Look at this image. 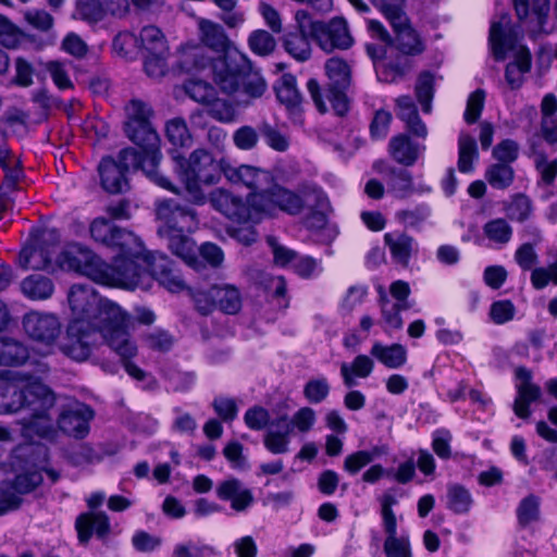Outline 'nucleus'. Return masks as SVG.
I'll return each mask as SVG.
<instances>
[{
    "label": "nucleus",
    "mask_w": 557,
    "mask_h": 557,
    "mask_svg": "<svg viewBox=\"0 0 557 557\" xmlns=\"http://www.w3.org/2000/svg\"><path fill=\"white\" fill-rule=\"evenodd\" d=\"M89 231L96 242L119 248L120 253L113 258L112 263H107L90 249L72 245L59 257L62 268L85 275L98 284L129 290L148 288L151 278L172 293L185 288L170 258L164 253L145 251L141 240L134 233L116 227L104 218H96Z\"/></svg>",
    "instance_id": "nucleus-1"
},
{
    "label": "nucleus",
    "mask_w": 557,
    "mask_h": 557,
    "mask_svg": "<svg viewBox=\"0 0 557 557\" xmlns=\"http://www.w3.org/2000/svg\"><path fill=\"white\" fill-rule=\"evenodd\" d=\"M67 300L72 317L62 351L83 361L102 339L121 358L129 376L145 380V371L131 361L137 355V345L129 334L131 314L119 304L100 297L89 285H73Z\"/></svg>",
    "instance_id": "nucleus-2"
},
{
    "label": "nucleus",
    "mask_w": 557,
    "mask_h": 557,
    "mask_svg": "<svg viewBox=\"0 0 557 557\" xmlns=\"http://www.w3.org/2000/svg\"><path fill=\"white\" fill-rule=\"evenodd\" d=\"M55 404L52 391L37 377L22 372L0 383V414L21 409L29 411L22 423V435L29 441L52 440L55 436L53 420L49 411Z\"/></svg>",
    "instance_id": "nucleus-3"
},
{
    "label": "nucleus",
    "mask_w": 557,
    "mask_h": 557,
    "mask_svg": "<svg viewBox=\"0 0 557 557\" xmlns=\"http://www.w3.org/2000/svg\"><path fill=\"white\" fill-rule=\"evenodd\" d=\"M125 132L139 149L125 148L121 150V163L126 168H140L144 174L156 185L177 194V189L172 182L158 171L161 159L159 149L160 138L151 122L147 121L137 125L126 126Z\"/></svg>",
    "instance_id": "nucleus-4"
},
{
    "label": "nucleus",
    "mask_w": 557,
    "mask_h": 557,
    "mask_svg": "<svg viewBox=\"0 0 557 557\" xmlns=\"http://www.w3.org/2000/svg\"><path fill=\"white\" fill-rule=\"evenodd\" d=\"M175 172L184 185L188 200L194 205H203L207 201L203 185H215L224 175L227 160H216L205 149H196L187 159L174 154Z\"/></svg>",
    "instance_id": "nucleus-5"
},
{
    "label": "nucleus",
    "mask_w": 557,
    "mask_h": 557,
    "mask_svg": "<svg viewBox=\"0 0 557 557\" xmlns=\"http://www.w3.org/2000/svg\"><path fill=\"white\" fill-rule=\"evenodd\" d=\"M213 79L227 94L243 92L249 99L260 98L267 83L259 72L252 70L246 55L234 51L213 63Z\"/></svg>",
    "instance_id": "nucleus-6"
},
{
    "label": "nucleus",
    "mask_w": 557,
    "mask_h": 557,
    "mask_svg": "<svg viewBox=\"0 0 557 557\" xmlns=\"http://www.w3.org/2000/svg\"><path fill=\"white\" fill-rule=\"evenodd\" d=\"M324 69L330 79L327 89L322 91L318 81L310 78L307 82L308 91L319 112L325 113L332 109L336 115L343 116L349 110V101L345 90L350 85L351 69L341 58L329 59Z\"/></svg>",
    "instance_id": "nucleus-7"
},
{
    "label": "nucleus",
    "mask_w": 557,
    "mask_h": 557,
    "mask_svg": "<svg viewBox=\"0 0 557 557\" xmlns=\"http://www.w3.org/2000/svg\"><path fill=\"white\" fill-rule=\"evenodd\" d=\"M198 33L201 45H186L182 47L178 59V66L184 72L203 70L218 60H212L205 53V47L214 52L225 54L231 46V41L224 32V28L210 20L198 18Z\"/></svg>",
    "instance_id": "nucleus-8"
},
{
    "label": "nucleus",
    "mask_w": 557,
    "mask_h": 557,
    "mask_svg": "<svg viewBox=\"0 0 557 557\" xmlns=\"http://www.w3.org/2000/svg\"><path fill=\"white\" fill-rule=\"evenodd\" d=\"M377 302L381 311V325L386 334L399 331L404 326L400 315L403 311L410 309V286L403 280L394 281L387 293L383 286L376 288Z\"/></svg>",
    "instance_id": "nucleus-9"
},
{
    "label": "nucleus",
    "mask_w": 557,
    "mask_h": 557,
    "mask_svg": "<svg viewBox=\"0 0 557 557\" xmlns=\"http://www.w3.org/2000/svg\"><path fill=\"white\" fill-rule=\"evenodd\" d=\"M156 215L159 221L158 234L163 238L181 233H194L199 226L197 212L173 199L160 201Z\"/></svg>",
    "instance_id": "nucleus-10"
},
{
    "label": "nucleus",
    "mask_w": 557,
    "mask_h": 557,
    "mask_svg": "<svg viewBox=\"0 0 557 557\" xmlns=\"http://www.w3.org/2000/svg\"><path fill=\"white\" fill-rule=\"evenodd\" d=\"M251 203L260 214L273 215L276 210L298 214L304 201L296 193L276 184L274 181L264 193H251Z\"/></svg>",
    "instance_id": "nucleus-11"
},
{
    "label": "nucleus",
    "mask_w": 557,
    "mask_h": 557,
    "mask_svg": "<svg viewBox=\"0 0 557 557\" xmlns=\"http://www.w3.org/2000/svg\"><path fill=\"white\" fill-rule=\"evenodd\" d=\"M209 202L213 209L237 223L257 222L260 218L259 211L251 203V193L247 201H244L224 188H216L210 193Z\"/></svg>",
    "instance_id": "nucleus-12"
},
{
    "label": "nucleus",
    "mask_w": 557,
    "mask_h": 557,
    "mask_svg": "<svg viewBox=\"0 0 557 557\" xmlns=\"http://www.w3.org/2000/svg\"><path fill=\"white\" fill-rule=\"evenodd\" d=\"M311 39L325 52L335 49L345 50L352 46L354 39L343 17H334L330 22L313 21Z\"/></svg>",
    "instance_id": "nucleus-13"
},
{
    "label": "nucleus",
    "mask_w": 557,
    "mask_h": 557,
    "mask_svg": "<svg viewBox=\"0 0 557 557\" xmlns=\"http://www.w3.org/2000/svg\"><path fill=\"white\" fill-rule=\"evenodd\" d=\"M60 242V234L54 228H45L40 237L30 245H27L20 252V263L24 269L44 270L47 269Z\"/></svg>",
    "instance_id": "nucleus-14"
},
{
    "label": "nucleus",
    "mask_w": 557,
    "mask_h": 557,
    "mask_svg": "<svg viewBox=\"0 0 557 557\" xmlns=\"http://www.w3.org/2000/svg\"><path fill=\"white\" fill-rule=\"evenodd\" d=\"M224 176L231 184L243 185L251 193L267 191L274 178L270 171L248 164L234 166L228 161Z\"/></svg>",
    "instance_id": "nucleus-15"
},
{
    "label": "nucleus",
    "mask_w": 557,
    "mask_h": 557,
    "mask_svg": "<svg viewBox=\"0 0 557 557\" xmlns=\"http://www.w3.org/2000/svg\"><path fill=\"white\" fill-rule=\"evenodd\" d=\"M295 30L288 32L284 37L285 50L297 61H307L311 57V24L313 21L309 18L304 11L296 13Z\"/></svg>",
    "instance_id": "nucleus-16"
},
{
    "label": "nucleus",
    "mask_w": 557,
    "mask_h": 557,
    "mask_svg": "<svg viewBox=\"0 0 557 557\" xmlns=\"http://www.w3.org/2000/svg\"><path fill=\"white\" fill-rule=\"evenodd\" d=\"M23 326L34 341L50 345L61 333V323L55 314L32 311L24 315Z\"/></svg>",
    "instance_id": "nucleus-17"
},
{
    "label": "nucleus",
    "mask_w": 557,
    "mask_h": 557,
    "mask_svg": "<svg viewBox=\"0 0 557 557\" xmlns=\"http://www.w3.org/2000/svg\"><path fill=\"white\" fill-rule=\"evenodd\" d=\"M94 410L86 404L76 403L62 410L58 418L59 429L74 438H84L89 433Z\"/></svg>",
    "instance_id": "nucleus-18"
},
{
    "label": "nucleus",
    "mask_w": 557,
    "mask_h": 557,
    "mask_svg": "<svg viewBox=\"0 0 557 557\" xmlns=\"http://www.w3.org/2000/svg\"><path fill=\"white\" fill-rule=\"evenodd\" d=\"M488 40L496 60H504L508 51L517 48L518 32L510 25L508 14H503L499 21L492 22Z\"/></svg>",
    "instance_id": "nucleus-19"
},
{
    "label": "nucleus",
    "mask_w": 557,
    "mask_h": 557,
    "mask_svg": "<svg viewBox=\"0 0 557 557\" xmlns=\"http://www.w3.org/2000/svg\"><path fill=\"white\" fill-rule=\"evenodd\" d=\"M216 496L221 500L231 502V507L235 511H245L253 503L252 492L245 487L240 480L228 478L219 483L215 490Z\"/></svg>",
    "instance_id": "nucleus-20"
},
{
    "label": "nucleus",
    "mask_w": 557,
    "mask_h": 557,
    "mask_svg": "<svg viewBox=\"0 0 557 557\" xmlns=\"http://www.w3.org/2000/svg\"><path fill=\"white\" fill-rule=\"evenodd\" d=\"M293 425L287 416H282L270 423L263 436V445L273 455L286 454L289 450Z\"/></svg>",
    "instance_id": "nucleus-21"
},
{
    "label": "nucleus",
    "mask_w": 557,
    "mask_h": 557,
    "mask_svg": "<svg viewBox=\"0 0 557 557\" xmlns=\"http://www.w3.org/2000/svg\"><path fill=\"white\" fill-rule=\"evenodd\" d=\"M393 261L407 268L412 256L417 255L419 246L417 240L404 232H391L384 235Z\"/></svg>",
    "instance_id": "nucleus-22"
},
{
    "label": "nucleus",
    "mask_w": 557,
    "mask_h": 557,
    "mask_svg": "<svg viewBox=\"0 0 557 557\" xmlns=\"http://www.w3.org/2000/svg\"><path fill=\"white\" fill-rule=\"evenodd\" d=\"M98 170L102 187L111 194H117L123 191L127 185L125 172L131 170L137 171L140 168H126L121 163V160L116 162L112 158H103L99 163Z\"/></svg>",
    "instance_id": "nucleus-23"
},
{
    "label": "nucleus",
    "mask_w": 557,
    "mask_h": 557,
    "mask_svg": "<svg viewBox=\"0 0 557 557\" xmlns=\"http://www.w3.org/2000/svg\"><path fill=\"white\" fill-rule=\"evenodd\" d=\"M425 147L413 140L407 135L399 134L391 138L388 151L391 157L399 164L411 166L423 153Z\"/></svg>",
    "instance_id": "nucleus-24"
},
{
    "label": "nucleus",
    "mask_w": 557,
    "mask_h": 557,
    "mask_svg": "<svg viewBox=\"0 0 557 557\" xmlns=\"http://www.w3.org/2000/svg\"><path fill=\"white\" fill-rule=\"evenodd\" d=\"M75 527L81 542H88L95 533L104 537L110 531L109 517L103 511L82 513L77 517Z\"/></svg>",
    "instance_id": "nucleus-25"
},
{
    "label": "nucleus",
    "mask_w": 557,
    "mask_h": 557,
    "mask_svg": "<svg viewBox=\"0 0 557 557\" xmlns=\"http://www.w3.org/2000/svg\"><path fill=\"white\" fill-rule=\"evenodd\" d=\"M380 172L384 175L389 193L398 199H406L414 193L411 173L406 169L385 165Z\"/></svg>",
    "instance_id": "nucleus-26"
},
{
    "label": "nucleus",
    "mask_w": 557,
    "mask_h": 557,
    "mask_svg": "<svg viewBox=\"0 0 557 557\" xmlns=\"http://www.w3.org/2000/svg\"><path fill=\"white\" fill-rule=\"evenodd\" d=\"M0 168L4 172V178L1 188L13 190L24 176L21 160L12 153L7 145L0 146Z\"/></svg>",
    "instance_id": "nucleus-27"
},
{
    "label": "nucleus",
    "mask_w": 557,
    "mask_h": 557,
    "mask_svg": "<svg viewBox=\"0 0 557 557\" xmlns=\"http://www.w3.org/2000/svg\"><path fill=\"white\" fill-rule=\"evenodd\" d=\"M396 106L397 116L406 123L408 131L418 137H426V126L421 121L412 99L409 96H401L396 99Z\"/></svg>",
    "instance_id": "nucleus-28"
},
{
    "label": "nucleus",
    "mask_w": 557,
    "mask_h": 557,
    "mask_svg": "<svg viewBox=\"0 0 557 557\" xmlns=\"http://www.w3.org/2000/svg\"><path fill=\"white\" fill-rule=\"evenodd\" d=\"M374 369V361L367 355H358L352 362L341 364V376L348 388L357 385L356 379H367Z\"/></svg>",
    "instance_id": "nucleus-29"
},
{
    "label": "nucleus",
    "mask_w": 557,
    "mask_h": 557,
    "mask_svg": "<svg viewBox=\"0 0 557 557\" xmlns=\"http://www.w3.org/2000/svg\"><path fill=\"white\" fill-rule=\"evenodd\" d=\"M388 21L395 36L407 27H411L409 18L403 9V0H374L371 2Z\"/></svg>",
    "instance_id": "nucleus-30"
},
{
    "label": "nucleus",
    "mask_w": 557,
    "mask_h": 557,
    "mask_svg": "<svg viewBox=\"0 0 557 557\" xmlns=\"http://www.w3.org/2000/svg\"><path fill=\"white\" fill-rule=\"evenodd\" d=\"M190 233H181L165 237L170 250L191 268H197L198 248L196 243L188 236Z\"/></svg>",
    "instance_id": "nucleus-31"
},
{
    "label": "nucleus",
    "mask_w": 557,
    "mask_h": 557,
    "mask_svg": "<svg viewBox=\"0 0 557 557\" xmlns=\"http://www.w3.org/2000/svg\"><path fill=\"white\" fill-rule=\"evenodd\" d=\"M371 355L388 369H398L407 361V350L400 344L385 346L375 342L371 347Z\"/></svg>",
    "instance_id": "nucleus-32"
},
{
    "label": "nucleus",
    "mask_w": 557,
    "mask_h": 557,
    "mask_svg": "<svg viewBox=\"0 0 557 557\" xmlns=\"http://www.w3.org/2000/svg\"><path fill=\"white\" fill-rule=\"evenodd\" d=\"M212 296L216 301V307L227 314H235L242 308V296L234 285H213Z\"/></svg>",
    "instance_id": "nucleus-33"
},
{
    "label": "nucleus",
    "mask_w": 557,
    "mask_h": 557,
    "mask_svg": "<svg viewBox=\"0 0 557 557\" xmlns=\"http://www.w3.org/2000/svg\"><path fill=\"white\" fill-rule=\"evenodd\" d=\"M21 288L27 298L45 300L52 296L54 285L51 278L41 274H33L23 280Z\"/></svg>",
    "instance_id": "nucleus-34"
},
{
    "label": "nucleus",
    "mask_w": 557,
    "mask_h": 557,
    "mask_svg": "<svg viewBox=\"0 0 557 557\" xmlns=\"http://www.w3.org/2000/svg\"><path fill=\"white\" fill-rule=\"evenodd\" d=\"M275 91L281 103H284L293 113H300L299 106L301 97L296 87V77L294 75H282L278 85L275 87Z\"/></svg>",
    "instance_id": "nucleus-35"
},
{
    "label": "nucleus",
    "mask_w": 557,
    "mask_h": 557,
    "mask_svg": "<svg viewBox=\"0 0 557 557\" xmlns=\"http://www.w3.org/2000/svg\"><path fill=\"white\" fill-rule=\"evenodd\" d=\"M479 159L475 139L468 133L461 132L458 138V170L461 173L473 171V162Z\"/></svg>",
    "instance_id": "nucleus-36"
},
{
    "label": "nucleus",
    "mask_w": 557,
    "mask_h": 557,
    "mask_svg": "<svg viewBox=\"0 0 557 557\" xmlns=\"http://www.w3.org/2000/svg\"><path fill=\"white\" fill-rule=\"evenodd\" d=\"M386 539L384 553L386 557H411V548L408 534L397 535V525L383 528Z\"/></svg>",
    "instance_id": "nucleus-37"
},
{
    "label": "nucleus",
    "mask_w": 557,
    "mask_h": 557,
    "mask_svg": "<svg viewBox=\"0 0 557 557\" xmlns=\"http://www.w3.org/2000/svg\"><path fill=\"white\" fill-rule=\"evenodd\" d=\"M515 170L507 163H492L485 170L484 177L488 185L497 190L509 188L515 181Z\"/></svg>",
    "instance_id": "nucleus-38"
},
{
    "label": "nucleus",
    "mask_w": 557,
    "mask_h": 557,
    "mask_svg": "<svg viewBox=\"0 0 557 557\" xmlns=\"http://www.w3.org/2000/svg\"><path fill=\"white\" fill-rule=\"evenodd\" d=\"M541 395V388L536 384H518L517 397L513 404L515 413L521 419L529 418L531 414L530 405L539 400Z\"/></svg>",
    "instance_id": "nucleus-39"
},
{
    "label": "nucleus",
    "mask_w": 557,
    "mask_h": 557,
    "mask_svg": "<svg viewBox=\"0 0 557 557\" xmlns=\"http://www.w3.org/2000/svg\"><path fill=\"white\" fill-rule=\"evenodd\" d=\"M140 52L166 53L169 51L165 37L160 28L149 25L141 28L139 36Z\"/></svg>",
    "instance_id": "nucleus-40"
},
{
    "label": "nucleus",
    "mask_w": 557,
    "mask_h": 557,
    "mask_svg": "<svg viewBox=\"0 0 557 557\" xmlns=\"http://www.w3.org/2000/svg\"><path fill=\"white\" fill-rule=\"evenodd\" d=\"M396 49L405 55L416 57L425 50V44L411 26L395 36Z\"/></svg>",
    "instance_id": "nucleus-41"
},
{
    "label": "nucleus",
    "mask_w": 557,
    "mask_h": 557,
    "mask_svg": "<svg viewBox=\"0 0 557 557\" xmlns=\"http://www.w3.org/2000/svg\"><path fill=\"white\" fill-rule=\"evenodd\" d=\"M483 234L494 247L502 248L510 242L512 227L505 219L498 218L484 224Z\"/></svg>",
    "instance_id": "nucleus-42"
},
{
    "label": "nucleus",
    "mask_w": 557,
    "mask_h": 557,
    "mask_svg": "<svg viewBox=\"0 0 557 557\" xmlns=\"http://www.w3.org/2000/svg\"><path fill=\"white\" fill-rule=\"evenodd\" d=\"M473 504L469 490L460 484H451L447 487V507L458 515L467 513Z\"/></svg>",
    "instance_id": "nucleus-43"
},
{
    "label": "nucleus",
    "mask_w": 557,
    "mask_h": 557,
    "mask_svg": "<svg viewBox=\"0 0 557 557\" xmlns=\"http://www.w3.org/2000/svg\"><path fill=\"white\" fill-rule=\"evenodd\" d=\"M531 67V58L529 52H521L515 62L507 64L505 78L511 89H518L523 84V74Z\"/></svg>",
    "instance_id": "nucleus-44"
},
{
    "label": "nucleus",
    "mask_w": 557,
    "mask_h": 557,
    "mask_svg": "<svg viewBox=\"0 0 557 557\" xmlns=\"http://www.w3.org/2000/svg\"><path fill=\"white\" fill-rule=\"evenodd\" d=\"M28 359L27 348L13 339L0 343V364L20 366Z\"/></svg>",
    "instance_id": "nucleus-45"
},
{
    "label": "nucleus",
    "mask_w": 557,
    "mask_h": 557,
    "mask_svg": "<svg viewBox=\"0 0 557 557\" xmlns=\"http://www.w3.org/2000/svg\"><path fill=\"white\" fill-rule=\"evenodd\" d=\"M113 50L122 58L134 60L140 53L138 36L131 32H121L113 39Z\"/></svg>",
    "instance_id": "nucleus-46"
},
{
    "label": "nucleus",
    "mask_w": 557,
    "mask_h": 557,
    "mask_svg": "<svg viewBox=\"0 0 557 557\" xmlns=\"http://www.w3.org/2000/svg\"><path fill=\"white\" fill-rule=\"evenodd\" d=\"M431 215V209L426 203H419L413 208L398 210L395 219L405 227L417 228Z\"/></svg>",
    "instance_id": "nucleus-47"
},
{
    "label": "nucleus",
    "mask_w": 557,
    "mask_h": 557,
    "mask_svg": "<svg viewBox=\"0 0 557 557\" xmlns=\"http://www.w3.org/2000/svg\"><path fill=\"white\" fill-rule=\"evenodd\" d=\"M165 136L175 147H188L191 144V136L183 119L170 120L165 126Z\"/></svg>",
    "instance_id": "nucleus-48"
},
{
    "label": "nucleus",
    "mask_w": 557,
    "mask_h": 557,
    "mask_svg": "<svg viewBox=\"0 0 557 557\" xmlns=\"http://www.w3.org/2000/svg\"><path fill=\"white\" fill-rule=\"evenodd\" d=\"M408 69V63L401 60L375 64L376 76L384 83H396L407 73Z\"/></svg>",
    "instance_id": "nucleus-49"
},
{
    "label": "nucleus",
    "mask_w": 557,
    "mask_h": 557,
    "mask_svg": "<svg viewBox=\"0 0 557 557\" xmlns=\"http://www.w3.org/2000/svg\"><path fill=\"white\" fill-rule=\"evenodd\" d=\"M330 384L325 376L309 380L304 387V395L310 404H320L330 394Z\"/></svg>",
    "instance_id": "nucleus-50"
},
{
    "label": "nucleus",
    "mask_w": 557,
    "mask_h": 557,
    "mask_svg": "<svg viewBox=\"0 0 557 557\" xmlns=\"http://www.w3.org/2000/svg\"><path fill=\"white\" fill-rule=\"evenodd\" d=\"M393 121V115L385 109H377L374 111L370 122V136L374 140L384 139L389 131V125Z\"/></svg>",
    "instance_id": "nucleus-51"
},
{
    "label": "nucleus",
    "mask_w": 557,
    "mask_h": 557,
    "mask_svg": "<svg viewBox=\"0 0 557 557\" xmlns=\"http://www.w3.org/2000/svg\"><path fill=\"white\" fill-rule=\"evenodd\" d=\"M125 112L127 117L125 127L150 121L152 116L150 106L139 99L131 100L125 107Z\"/></svg>",
    "instance_id": "nucleus-52"
},
{
    "label": "nucleus",
    "mask_w": 557,
    "mask_h": 557,
    "mask_svg": "<svg viewBox=\"0 0 557 557\" xmlns=\"http://www.w3.org/2000/svg\"><path fill=\"white\" fill-rule=\"evenodd\" d=\"M292 269L294 272L306 280L317 277L323 271L320 260H317L310 256L297 255Z\"/></svg>",
    "instance_id": "nucleus-53"
},
{
    "label": "nucleus",
    "mask_w": 557,
    "mask_h": 557,
    "mask_svg": "<svg viewBox=\"0 0 557 557\" xmlns=\"http://www.w3.org/2000/svg\"><path fill=\"white\" fill-rule=\"evenodd\" d=\"M495 163L512 164L519 157V145L512 139H503L492 150Z\"/></svg>",
    "instance_id": "nucleus-54"
},
{
    "label": "nucleus",
    "mask_w": 557,
    "mask_h": 557,
    "mask_svg": "<svg viewBox=\"0 0 557 557\" xmlns=\"http://www.w3.org/2000/svg\"><path fill=\"white\" fill-rule=\"evenodd\" d=\"M250 49L259 55H268L275 49V39L273 36L263 29H258L251 33L248 39Z\"/></svg>",
    "instance_id": "nucleus-55"
},
{
    "label": "nucleus",
    "mask_w": 557,
    "mask_h": 557,
    "mask_svg": "<svg viewBox=\"0 0 557 557\" xmlns=\"http://www.w3.org/2000/svg\"><path fill=\"white\" fill-rule=\"evenodd\" d=\"M22 499L13 482L3 481L0 484V516L20 507Z\"/></svg>",
    "instance_id": "nucleus-56"
},
{
    "label": "nucleus",
    "mask_w": 557,
    "mask_h": 557,
    "mask_svg": "<svg viewBox=\"0 0 557 557\" xmlns=\"http://www.w3.org/2000/svg\"><path fill=\"white\" fill-rule=\"evenodd\" d=\"M207 106L208 114L220 122L230 123L236 117L237 112L235 107L226 100L219 99L214 96L213 100Z\"/></svg>",
    "instance_id": "nucleus-57"
},
{
    "label": "nucleus",
    "mask_w": 557,
    "mask_h": 557,
    "mask_svg": "<svg viewBox=\"0 0 557 557\" xmlns=\"http://www.w3.org/2000/svg\"><path fill=\"white\" fill-rule=\"evenodd\" d=\"M540 504L537 497L530 495L523 498L517 508V518L521 525L525 527L539 519Z\"/></svg>",
    "instance_id": "nucleus-58"
},
{
    "label": "nucleus",
    "mask_w": 557,
    "mask_h": 557,
    "mask_svg": "<svg viewBox=\"0 0 557 557\" xmlns=\"http://www.w3.org/2000/svg\"><path fill=\"white\" fill-rule=\"evenodd\" d=\"M259 132L263 136L268 146L276 151H285L289 147V140L286 135L281 133L271 124L263 122L259 126Z\"/></svg>",
    "instance_id": "nucleus-59"
},
{
    "label": "nucleus",
    "mask_w": 557,
    "mask_h": 557,
    "mask_svg": "<svg viewBox=\"0 0 557 557\" xmlns=\"http://www.w3.org/2000/svg\"><path fill=\"white\" fill-rule=\"evenodd\" d=\"M532 211V203L529 197L523 194H517L511 198L507 207V214L511 220L523 222Z\"/></svg>",
    "instance_id": "nucleus-60"
},
{
    "label": "nucleus",
    "mask_w": 557,
    "mask_h": 557,
    "mask_svg": "<svg viewBox=\"0 0 557 557\" xmlns=\"http://www.w3.org/2000/svg\"><path fill=\"white\" fill-rule=\"evenodd\" d=\"M185 91L193 100L203 104H208L216 95L214 87L203 81L188 82Z\"/></svg>",
    "instance_id": "nucleus-61"
},
{
    "label": "nucleus",
    "mask_w": 557,
    "mask_h": 557,
    "mask_svg": "<svg viewBox=\"0 0 557 557\" xmlns=\"http://www.w3.org/2000/svg\"><path fill=\"white\" fill-rule=\"evenodd\" d=\"M488 314L493 323L502 325L515 319L516 307L510 300H497L491 305Z\"/></svg>",
    "instance_id": "nucleus-62"
},
{
    "label": "nucleus",
    "mask_w": 557,
    "mask_h": 557,
    "mask_svg": "<svg viewBox=\"0 0 557 557\" xmlns=\"http://www.w3.org/2000/svg\"><path fill=\"white\" fill-rule=\"evenodd\" d=\"M267 243L271 248L274 263L278 267L285 268L287 265H293L297 252L293 249L287 248L284 245H281L274 236H268Z\"/></svg>",
    "instance_id": "nucleus-63"
},
{
    "label": "nucleus",
    "mask_w": 557,
    "mask_h": 557,
    "mask_svg": "<svg viewBox=\"0 0 557 557\" xmlns=\"http://www.w3.org/2000/svg\"><path fill=\"white\" fill-rule=\"evenodd\" d=\"M531 283L535 289H543L549 283L557 285V260L547 267L535 268L531 273Z\"/></svg>",
    "instance_id": "nucleus-64"
}]
</instances>
